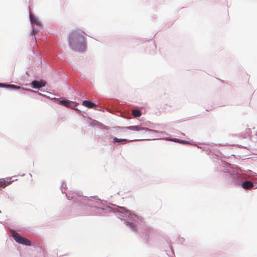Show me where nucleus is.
I'll return each mask as SVG.
<instances>
[{
    "label": "nucleus",
    "instance_id": "obj_1",
    "mask_svg": "<svg viewBox=\"0 0 257 257\" xmlns=\"http://www.w3.org/2000/svg\"><path fill=\"white\" fill-rule=\"evenodd\" d=\"M84 35L85 33L79 30H75L71 33L68 39L70 47L75 50H83L85 44Z\"/></svg>",
    "mask_w": 257,
    "mask_h": 257
},
{
    "label": "nucleus",
    "instance_id": "obj_2",
    "mask_svg": "<svg viewBox=\"0 0 257 257\" xmlns=\"http://www.w3.org/2000/svg\"><path fill=\"white\" fill-rule=\"evenodd\" d=\"M12 235L16 242L28 246H30L31 245V242L29 240L22 237L16 231H13L12 232Z\"/></svg>",
    "mask_w": 257,
    "mask_h": 257
},
{
    "label": "nucleus",
    "instance_id": "obj_3",
    "mask_svg": "<svg viewBox=\"0 0 257 257\" xmlns=\"http://www.w3.org/2000/svg\"><path fill=\"white\" fill-rule=\"evenodd\" d=\"M14 180H12L11 177H7L5 178L0 179V188H5L10 185Z\"/></svg>",
    "mask_w": 257,
    "mask_h": 257
},
{
    "label": "nucleus",
    "instance_id": "obj_4",
    "mask_svg": "<svg viewBox=\"0 0 257 257\" xmlns=\"http://www.w3.org/2000/svg\"><path fill=\"white\" fill-rule=\"evenodd\" d=\"M46 84V83L45 81L43 80L41 81H36L34 80L32 81L31 85L34 88H40L42 87H44Z\"/></svg>",
    "mask_w": 257,
    "mask_h": 257
},
{
    "label": "nucleus",
    "instance_id": "obj_5",
    "mask_svg": "<svg viewBox=\"0 0 257 257\" xmlns=\"http://www.w3.org/2000/svg\"><path fill=\"white\" fill-rule=\"evenodd\" d=\"M82 104L83 105L89 108H93L96 106L95 104L88 100L83 101L82 102Z\"/></svg>",
    "mask_w": 257,
    "mask_h": 257
},
{
    "label": "nucleus",
    "instance_id": "obj_6",
    "mask_svg": "<svg viewBox=\"0 0 257 257\" xmlns=\"http://www.w3.org/2000/svg\"><path fill=\"white\" fill-rule=\"evenodd\" d=\"M253 185L252 182L246 181L242 184V187L245 189H250L252 188Z\"/></svg>",
    "mask_w": 257,
    "mask_h": 257
},
{
    "label": "nucleus",
    "instance_id": "obj_7",
    "mask_svg": "<svg viewBox=\"0 0 257 257\" xmlns=\"http://www.w3.org/2000/svg\"><path fill=\"white\" fill-rule=\"evenodd\" d=\"M127 129L132 130V131H139L141 130H144L145 128L144 127H141L139 125H136V126H130L128 127H125Z\"/></svg>",
    "mask_w": 257,
    "mask_h": 257
},
{
    "label": "nucleus",
    "instance_id": "obj_8",
    "mask_svg": "<svg viewBox=\"0 0 257 257\" xmlns=\"http://www.w3.org/2000/svg\"><path fill=\"white\" fill-rule=\"evenodd\" d=\"M0 86L1 87H5L7 88H13V89H20V86L15 85L6 84H4V83H0Z\"/></svg>",
    "mask_w": 257,
    "mask_h": 257
},
{
    "label": "nucleus",
    "instance_id": "obj_9",
    "mask_svg": "<svg viewBox=\"0 0 257 257\" xmlns=\"http://www.w3.org/2000/svg\"><path fill=\"white\" fill-rule=\"evenodd\" d=\"M58 103L60 105H64L66 107H69L70 101L68 100H57Z\"/></svg>",
    "mask_w": 257,
    "mask_h": 257
},
{
    "label": "nucleus",
    "instance_id": "obj_10",
    "mask_svg": "<svg viewBox=\"0 0 257 257\" xmlns=\"http://www.w3.org/2000/svg\"><path fill=\"white\" fill-rule=\"evenodd\" d=\"M133 140H128L127 139H118L117 138H114L113 139V143H121L123 142H130L132 141Z\"/></svg>",
    "mask_w": 257,
    "mask_h": 257
},
{
    "label": "nucleus",
    "instance_id": "obj_11",
    "mask_svg": "<svg viewBox=\"0 0 257 257\" xmlns=\"http://www.w3.org/2000/svg\"><path fill=\"white\" fill-rule=\"evenodd\" d=\"M132 114L135 116V117H140L141 114H142V113H141V111L139 110V109H136V110H134L132 112Z\"/></svg>",
    "mask_w": 257,
    "mask_h": 257
},
{
    "label": "nucleus",
    "instance_id": "obj_12",
    "mask_svg": "<svg viewBox=\"0 0 257 257\" xmlns=\"http://www.w3.org/2000/svg\"><path fill=\"white\" fill-rule=\"evenodd\" d=\"M31 21L32 23H35L37 25H40V22L38 21V20L32 16H31Z\"/></svg>",
    "mask_w": 257,
    "mask_h": 257
},
{
    "label": "nucleus",
    "instance_id": "obj_13",
    "mask_svg": "<svg viewBox=\"0 0 257 257\" xmlns=\"http://www.w3.org/2000/svg\"><path fill=\"white\" fill-rule=\"evenodd\" d=\"M126 224L127 225L132 228L134 230H136V225L134 223L126 222Z\"/></svg>",
    "mask_w": 257,
    "mask_h": 257
},
{
    "label": "nucleus",
    "instance_id": "obj_14",
    "mask_svg": "<svg viewBox=\"0 0 257 257\" xmlns=\"http://www.w3.org/2000/svg\"><path fill=\"white\" fill-rule=\"evenodd\" d=\"M179 143L183 144H188V142H187L186 141L180 140Z\"/></svg>",
    "mask_w": 257,
    "mask_h": 257
},
{
    "label": "nucleus",
    "instance_id": "obj_15",
    "mask_svg": "<svg viewBox=\"0 0 257 257\" xmlns=\"http://www.w3.org/2000/svg\"><path fill=\"white\" fill-rule=\"evenodd\" d=\"M172 141H173L174 142H176V143H179V142H180V140L178 139H172Z\"/></svg>",
    "mask_w": 257,
    "mask_h": 257
}]
</instances>
